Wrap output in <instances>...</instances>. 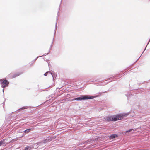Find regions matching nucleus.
I'll list each match as a JSON object with an SVG mask.
<instances>
[{"instance_id": "f03ea898", "label": "nucleus", "mask_w": 150, "mask_h": 150, "mask_svg": "<svg viewBox=\"0 0 150 150\" xmlns=\"http://www.w3.org/2000/svg\"><path fill=\"white\" fill-rule=\"evenodd\" d=\"M93 98V97L89 95H86L81 97L76 98L74 100H81L86 99H91Z\"/></svg>"}, {"instance_id": "9b49d317", "label": "nucleus", "mask_w": 150, "mask_h": 150, "mask_svg": "<svg viewBox=\"0 0 150 150\" xmlns=\"http://www.w3.org/2000/svg\"><path fill=\"white\" fill-rule=\"evenodd\" d=\"M131 131V130H129V131H127V132H130Z\"/></svg>"}, {"instance_id": "20e7f679", "label": "nucleus", "mask_w": 150, "mask_h": 150, "mask_svg": "<svg viewBox=\"0 0 150 150\" xmlns=\"http://www.w3.org/2000/svg\"><path fill=\"white\" fill-rule=\"evenodd\" d=\"M33 128H31V129H26L24 131V132L25 133H29L31 130H33Z\"/></svg>"}, {"instance_id": "6e6552de", "label": "nucleus", "mask_w": 150, "mask_h": 150, "mask_svg": "<svg viewBox=\"0 0 150 150\" xmlns=\"http://www.w3.org/2000/svg\"><path fill=\"white\" fill-rule=\"evenodd\" d=\"M48 73V72H46L45 73V74H44V75H45V76H47V75Z\"/></svg>"}, {"instance_id": "f257e3e1", "label": "nucleus", "mask_w": 150, "mask_h": 150, "mask_svg": "<svg viewBox=\"0 0 150 150\" xmlns=\"http://www.w3.org/2000/svg\"><path fill=\"white\" fill-rule=\"evenodd\" d=\"M127 114H119L113 116H108L107 117L106 120L108 121H115L118 120H121L124 117L127 115Z\"/></svg>"}, {"instance_id": "39448f33", "label": "nucleus", "mask_w": 150, "mask_h": 150, "mask_svg": "<svg viewBox=\"0 0 150 150\" xmlns=\"http://www.w3.org/2000/svg\"><path fill=\"white\" fill-rule=\"evenodd\" d=\"M21 74L20 73H17L12 76L13 78H15L17 76H18Z\"/></svg>"}, {"instance_id": "0eeeda50", "label": "nucleus", "mask_w": 150, "mask_h": 150, "mask_svg": "<svg viewBox=\"0 0 150 150\" xmlns=\"http://www.w3.org/2000/svg\"><path fill=\"white\" fill-rule=\"evenodd\" d=\"M29 149H30V147H27L26 148H25L24 149L25 150H28Z\"/></svg>"}, {"instance_id": "1a4fd4ad", "label": "nucleus", "mask_w": 150, "mask_h": 150, "mask_svg": "<svg viewBox=\"0 0 150 150\" xmlns=\"http://www.w3.org/2000/svg\"><path fill=\"white\" fill-rule=\"evenodd\" d=\"M3 143V142L2 141H0V146H1Z\"/></svg>"}, {"instance_id": "7ed1b4c3", "label": "nucleus", "mask_w": 150, "mask_h": 150, "mask_svg": "<svg viewBox=\"0 0 150 150\" xmlns=\"http://www.w3.org/2000/svg\"><path fill=\"white\" fill-rule=\"evenodd\" d=\"M0 81L1 82V85L3 88L8 86L9 83L7 80H4V79L0 80Z\"/></svg>"}, {"instance_id": "9d476101", "label": "nucleus", "mask_w": 150, "mask_h": 150, "mask_svg": "<svg viewBox=\"0 0 150 150\" xmlns=\"http://www.w3.org/2000/svg\"><path fill=\"white\" fill-rule=\"evenodd\" d=\"M52 76L53 77V78H55V76L54 75L53 76V75H52Z\"/></svg>"}, {"instance_id": "423d86ee", "label": "nucleus", "mask_w": 150, "mask_h": 150, "mask_svg": "<svg viewBox=\"0 0 150 150\" xmlns=\"http://www.w3.org/2000/svg\"><path fill=\"white\" fill-rule=\"evenodd\" d=\"M116 136H117V135H114V134L110 136V139H112L113 138H115V137Z\"/></svg>"}]
</instances>
